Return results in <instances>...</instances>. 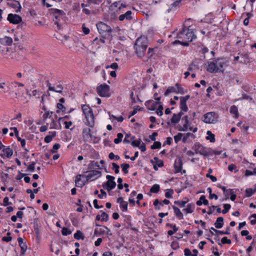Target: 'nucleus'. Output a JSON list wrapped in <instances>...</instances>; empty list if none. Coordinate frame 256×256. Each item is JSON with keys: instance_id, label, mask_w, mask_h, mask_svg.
<instances>
[{"instance_id": "obj_1", "label": "nucleus", "mask_w": 256, "mask_h": 256, "mask_svg": "<svg viewBox=\"0 0 256 256\" xmlns=\"http://www.w3.org/2000/svg\"><path fill=\"white\" fill-rule=\"evenodd\" d=\"M148 48V40L144 36H142L136 39L134 49L135 54L139 58L144 56L146 50Z\"/></svg>"}, {"instance_id": "obj_2", "label": "nucleus", "mask_w": 256, "mask_h": 256, "mask_svg": "<svg viewBox=\"0 0 256 256\" xmlns=\"http://www.w3.org/2000/svg\"><path fill=\"white\" fill-rule=\"evenodd\" d=\"M177 38L184 42H188L189 44L190 42L196 38V36L194 35L192 30L184 26L182 30L178 34Z\"/></svg>"}, {"instance_id": "obj_3", "label": "nucleus", "mask_w": 256, "mask_h": 256, "mask_svg": "<svg viewBox=\"0 0 256 256\" xmlns=\"http://www.w3.org/2000/svg\"><path fill=\"white\" fill-rule=\"evenodd\" d=\"M96 28L100 34L105 38H111L112 30L111 28L103 22L96 24Z\"/></svg>"}, {"instance_id": "obj_4", "label": "nucleus", "mask_w": 256, "mask_h": 256, "mask_svg": "<svg viewBox=\"0 0 256 256\" xmlns=\"http://www.w3.org/2000/svg\"><path fill=\"white\" fill-rule=\"evenodd\" d=\"M110 87L106 84L100 85L96 88V91L98 94L101 97L110 96Z\"/></svg>"}, {"instance_id": "obj_5", "label": "nucleus", "mask_w": 256, "mask_h": 256, "mask_svg": "<svg viewBox=\"0 0 256 256\" xmlns=\"http://www.w3.org/2000/svg\"><path fill=\"white\" fill-rule=\"evenodd\" d=\"M218 115L213 112H208L203 116V121L207 124H214L218 121Z\"/></svg>"}, {"instance_id": "obj_6", "label": "nucleus", "mask_w": 256, "mask_h": 256, "mask_svg": "<svg viewBox=\"0 0 256 256\" xmlns=\"http://www.w3.org/2000/svg\"><path fill=\"white\" fill-rule=\"evenodd\" d=\"M106 178L108 181L102 184V187L104 189L110 191L114 188L116 186V182L114 181V177L112 176L107 175Z\"/></svg>"}, {"instance_id": "obj_7", "label": "nucleus", "mask_w": 256, "mask_h": 256, "mask_svg": "<svg viewBox=\"0 0 256 256\" xmlns=\"http://www.w3.org/2000/svg\"><path fill=\"white\" fill-rule=\"evenodd\" d=\"M88 172H89L88 174L85 176V178H86L87 182H91L94 180L100 177L102 175L101 172L96 170H90L89 172L86 171L84 172L86 173Z\"/></svg>"}, {"instance_id": "obj_8", "label": "nucleus", "mask_w": 256, "mask_h": 256, "mask_svg": "<svg viewBox=\"0 0 256 256\" xmlns=\"http://www.w3.org/2000/svg\"><path fill=\"white\" fill-rule=\"evenodd\" d=\"M192 149L194 150L196 154H199L204 156H207L208 155V153L206 150V148L199 144H196L192 147Z\"/></svg>"}, {"instance_id": "obj_9", "label": "nucleus", "mask_w": 256, "mask_h": 256, "mask_svg": "<svg viewBox=\"0 0 256 256\" xmlns=\"http://www.w3.org/2000/svg\"><path fill=\"white\" fill-rule=\"evenodd\" d=\"M182 164L183 163L181 158H178L176 160L174 164L175 173L181 172L182 174H183L186 172V170H182Z\"/></svg>"}, {"instance_id": "obj_10", "label": "nucleus", "mask_w": 256, "mask_h": 256, "mask_svg": "<svg viewBox=\"0 0 256 256\" xmlns=\"http://www.w3.org/2000/svg\"><path fill=\"white\" fill-rule=\"evenodd\" d=\"M7 20L10 23L13 24H18L22 20V18L20 16L12 14H8Z\"/></svg>"}, {"instance_id": "obj_11", "label": "nucleus", "mask_w": 256, "mask_h": 256, "mask_svg": "<svg viewBox=\"0 0 256 256\" xmlns=\"http://www.w3.org/2000/svg\"><path fill=\"white\" fill-rule=\"evenodd\" d=\"M7 4L10 7L15 9V12H18L20 11L22 8L20 4L16 0H8Z\"/></svg>"}, {"instance_id": "obj_12", "label": "nucleus", "mask_w": 256, "mask_h": 256, "mask_svg": "<svg viewBox=\"0 0 256 256\" xmlns=\"http://www.w3.org/2000/svg\"><path fill=\"white\" fill-rule=\"evenodd\" d=\"M238 54L242 58V60L240 61V63L246 64L252 60V58L250 57L248 52H239Z\"/></svg>"}, {"instance_id": "obj_13", "label": "nucleus", "mask_w": 256, "mask_h": 256, "mask_svg": "<svg viewBox=\"0 0 256 256\" xmlns=\"http://www.w3.org/2000/svg\"><path fill=\"white\" fill-rule=\"evenodd\" d=\"M86 122L85 124L90 127L92 128L94 125V120L93 112L90 114H88L85 116Z\"/></svg>"}, {"instance_id": "obj_14", "label": "nucleus", "mask_w": 256, "mask_h": 256, "mask_svg": "<svg viewBox=\"0 0 256 256\" xmlns=\"http://www.w3.org/2000/svg\"><path fill=\"white\" fill-rule=\"evenodd\" d=\"M47 86H48V90L53 91L58 93H62L63 90V86L61 84H58L56 86H52L48 80L46 82Z\"/></svg>"}, {"instance_id": "obj_15", "label": "nucleus", "mask_w": 256, "mask_h": 256, "mask_svg": "<svg viewBox=\"0 0 256 256\" xmlns=\"http://www.w3.org/2000/svg\"><path fill=\"white\" fill-rule=\"evenodd\" d=\"M82 134L84 141H89L92 139L91 130L90 128H84Z\"/></svg>"}, {"instance_id": "obj_16", "label": "nucleus", "mask_w": 256, "mask_h": 256, "mask_svg": "<svg viewBox=\"0 0 256 256\" xmlns=\"http://www.w3.org/2000/svg\"><path fill=\"white\" fill-rule=\"evenodd\" d=\"M18 241L19 246L20 248V255H24L27 250V246L26 243L24 242V240L22 238H18Z\"/></svg>"}, {"instance_id": "obj_17", "label": "nucleus", "mask_w": 256, "mask_h": 256, "mask_svg": "<svg viewBox=\"0 0 256 256\" xmlns=\"http://www.w3.org/2000/svg\"><path fill=\"white\" fill-rule=\"evenodd\" d=\"M81 178H85L84 174H78L76 177V186L78 188H82L85 182L82 180Z\"/></svg>"}, {"instance_id": "obj_18", "label": "nucleus", "mask_w": 256, "mask_h": 256, "mask_svg": "<svg viewBox=\"0 0 256 256\" xmlns=\"http://www.w3.org/2000/svg\"><path fill=\"white\" fill-rule=\"evenodd\" d=\"M106 229L108 227L102 226L101 228H96L94 230V235L96 236H100L102 234H106Z\"/></svg>"}, {"instance_id": "obj_19", "label": "nucleus", "mask_w": 256, "mask_h": 256, "mask_svg": "<svg viewBox=\"0 0 256 256\" xmlns=\"http://www.w3.org/2000/svg\"><path fill=\"white\" fill-rule=\"evenodd\" d=\"M216 63L214 62H208V65L206 67V70L210 72H216Z\"/></svg>"}, {"instance_id": "obj_20", "label": "nucleus", "mask_w": 256, "mask_h": 256, "mask_svg": "<svg viewBox=\"0 0 256 256\" xmlns=\"http://www.w3.org/2000/svg\"><path fill=\"white\" fill-rule=\"evenodd\" d=\"M132 11L128 10L125 14L120 15L118 17V20L120 21H122L124 19L127 20H131L132 19Z\"/></svg>"}, {"instance_id": "obj_21", "label": "nucleus", "mask_w": 256, "mask_h": 256, "mask_svg": "<svg viewBox=\"0 0 256 256\" xmlns=\"http://www.w3.org/2000/svg\"><path fill=\"white\" fill-rule=\"evenodd\" d=\"M12 40L10 37L5 36L0 38V44L4 46H10L12 44Z\"/></svg>"}, {"instance_id": "obj_22", "label": "nucleus", "mask_w": 256, "mask_h": 256, "mask_svg": "<svg viewBox=\"0 0 256 256\" xmlns=\"http://www.w3.org/2000/svg\"><path fill=\"white\" fill-rule=\"evenodd\" d=\"M13 154V150L10 148H6L2 150V154H1L2 157L6 156L7 158H10L12 156Z\"/></svg>"}, {"instance_id": "obj_23", "label": "nucleus", "mask_w": 256, "mask_h": 256, "mask_svg": "<svg viewBox=\"0 0 256 256\" xmlns=\"http://www.w3.org/2000/svg\"><path fill=\"white\" fill-rule=\"evenodd\" d=\"M160 103V102H154L153 100H149L146 102V106L148 107V110H154L156 109V106Z\"/></svg>"}, {"instance_id": "obj_24", "label": "nucleus", "mask_w": 256, "mask_h": 256, "mask_svg": "<svg viewBox=\"0 0 256 256\" xmlns=\"http://www.w3.org/2000/svg\"><path fill=\"white\" fill-rule=\"evenodd\" d=\"M56 132L55 131L53 132H50L49 134L46 136L44 139V141L46 143H49L50 142L53 138L56 137Z\"/></svg>"}, {"instance_id": "obj_25", "label": "nucleus", "mask_w": 256, "mask_h": 256, "mask_svg": "<svg viewBox=\"0 0 256 256\" xmlns=\"http://www.w3.org/2000/svg\"><path fill=\"white\" fill-rule=\"evenodd\" d=\"M62 126L60 123V121L56 122L54 119H52V121L50 124V129H61Z\"/></svg>"}, {"instance_id": "obj_26", "label": "nucleus", "mask_w": 256, "mask_h": 256, "mask_svg": "<svg viewBox=\"0 0 256 256\" xmlns=\"http://www.w3.org/2000/svg\"><path fill=\"white\" fill-rule=\"evenodd\" d=\"M212 230H214V232H215L217 234H230V228L228 227L226 228V231H222L220 230H217L216 228L212 227L210 229V232L212 234H214L213 232H212Z\"/></svg>"}, {"instance_id": "obj_27", "label": "nucleus", "mask_w": 256, "mask_h": 256, "mask_svg": "<svg viewBox=\"0 0 256 256\" xmlns=\"http://www.w3.org/2000/svg\"><path fill=\"white\" fill-rule=\"evenodd\" d=\"M182 120H184V124H186V126L188 130H190L194 132H196L197 131V128L196 127L193 128L188 124V116H184L182 118Z\"/></svg>"}, {"instance_id": "obj_28", "label": "nucleus", "mask_w": 256, "mask_h": 256, "mask_svg": "<svg viewBox=\"0 0 256 256\" xmlns=\"http://www.w3.org/2000/svg\"><path fill=\"white\" fill-rule=\"evenodd\" d=\"M195 206L192 204H188L186 208H184L182 211L186 214H191L194 212Z\"/></svg>"}, {"instance_id": "obj_29", "label": "nucleus", "mask_w": 256, "mask_h": 256, "mask_svg": "<svg viewBox=\"0 0 256 256\" xmlns=\"http://www.w3.org/2000/svg\"><path fill=\"white\" fill-rule=\"evenodd\" d=\"M172 208L174 209V212L176 216V217L180 220H182L184 218V215L182 213L180 212V210L175 206H172Z\"/></svg>"}, {"instance_id": "obj_30", "label": "nucleus", "mask_w": 256, "mask_h": 256, "mask_svg": "<svg viewBox=\"0 0 256 256\" xmlns=\"http://www.w3.org/2000/svg\"><path fill=\"white\" fill-rule=\"evenodd\" d=\"M215 227L217 228H220L224 226V218L222 217L217 218L216 222L214 224Z\"/></svg>"}, {"instance_id": "obj_31", "label": "nucleus", "mask_w": 256, "mask_h": 256, "mask_svg": "<svg viewBox=\"0 0 256 256\" xmlns=\"http://www.w3.org/2000/svg\"><path fill=\"white\" fill-rule=\"evenodd\" d=\"M82 109L85 116L93 112L92 109L86 104L82 105Z\"/></svg>"}, {"instance_id": "obj_32", "label": "nucleus", "mask_w": 256, "mask_h": 256, "mask_svg": "<svg viewBox=\"0 0 256 256\" xmlns=\"http://www.w3.org/2000/svg\"><path fill=\"white\" fill-rule=\"evenodd\" d=\"M196 204L198 206H201L202 204L206 206L208 205V200L206 198V197L204 196H202L200 200H198L196 202Z\"/></svg>"}, {"instance_id": "obj_33", "label": "nucleus", "mask_w": 256, "mask_h": 256, "mask_svg": "<svg viewBox=\"0 0 256 256\" xmlns=\"http://www.w3.org/2000/svg\"><path fill=\"white\" fill-rule=\"evenodd\" d=\"M154 160H156V164H154V170H158V167H162L164 166V162L162 160H160L157 157H154Z\"/></svg>"}, {"instance_id": "obj_34", "label": "nucleus", "mask_w": 256, "mask_h": 256, "mask_svg": "<svg viewBox=\"0 0 256 256\" xmlns=\"http://www.w3.org/2000/svg\"><path fill=\"white\" fill-rule=\"evenodd\" d=\"M94 168L100 169V168L97 162L91 161L88 165V169L92 170Z\"/></svg>"}, {"instance_id": "obj_35", "label": "nucleus", "mask_w": 256, "mask_h": 256, "mask_svg": "<svg viewBox=\"0 0 256 256\" xmlns=\"http://www.w3.org/2000/svg\"><path fill=\"white\" fill-rule=\"evenodd\" d=\"M188 199L185 198L183 200H176L174 201V204H178L180 208H184L186 206V204L188 202Z\"/></svg>"}, {"instance_id": "obj_36", "label": "nucleus", "mask_w": 256, "mask_h": 256, "mask_svg": "<svg viewBox=\"0 0 256 256\" xmlns=\"http://www.w3.org/2000/svg\"><path fill=\"white\" fill-rule=\"evenodd\" d=\"M256 192V186L254 189L248 188L246 190V197L251 196L254 192Z\"/></svg>"}, {"instance_id": "obj_37", "label": "nucleus", "mask_w": 256, "mask_h": 256, "mask_svg": "<svg viewBox=\"0 0 256 256\" xmlns=\"http://www.w3.org/2000/svg\"><path fill=\"white\" fill-rule=\"evenodd\" d=\"M216 66L217 72L218 70L221 71V70L223 68L224 63L220 60H218L216 61Z\"/></svg>"}, {"instance_id": "obj_38", "label": "nucleus", "mask_w": 256, "mask_h": 256, "mask_svg": "<svg viewBox=\"0 0 256 256\" xmlns=\"http://www.w3.org/2000/svg\"><path fill=\"white\" fill-rule=\"evenodd\" d=\"M199 69L198 65L195 62H192L189 66L188 70V71L196 70Z\"/></svg>"}, {"instance_id": "obj_39", "label": "nucleus", "mask_w": 256, "mask_h": 256, "mask_svg": "<svg viewBox=\"0 0 256 256\" xmlns=\"http://www.w3.org/2000/svg\"><path fill=\"white\" fill-rule=\"evenodd\" d=\"M52 11L54 16H59L62 17L64 14V12L62 10L54 8L52 9Z\"/></svg>"}, {"instance_id": "obj_40", "label": "nucleus", "mask_w": 256, "mask_h": 256, "mask_svg": "<svg viewBox=\"0 0 256 256\" xmlns=\"http://www.w3.org/2000/svg\"><path fill=\"white\" fill-rule=\"evenodd\" d=\"M74 237L76 240H84V236L83 234L80 230H77L76 232L74 234Z\"/></svg>"}, {"instance_id": "obj_41", "label": "nucleus", "mask_w": 256, "mask_h": 256, "mask_svg": "<svg viewBox=\"0 0 256 256\" xmlns=\"http://www.w3.org/2000/svg\"><path fill=\"white\" fill-rule=\"evenodd\" d=\"M206 134L208 135L206 138V140H210L211 142H215V136L214 134H212V132L209 130L206 132Z\"/></svg>"}, {"instance_id": "obj_42", "label": "nucleus", "mask_w": 256, "mask_h": 256, "mask_svg": "<svg viewBox=\"0 0 256 256\" xmlns=\"http://www.w3.org/2000/svg\"><path fill=\"white\" fill-rule=\"evenodd\" d=\"M180 108L181 110L184 112H187L188 110V108L186 105V102L184 101V100L180 99Z\"/></svg>"}, {"instance_id": "obj_43", "label": "nucleus", "mask_w": 256, "mask_h": 256, "mask_svg": "<svg viewBox=\"0 0 256 256\" xmlns=\"http://www.w3.org/2000/svg\"><path fill=\"white\" fill-rule=\"evenodd\" d=\"M230 114H234L235 118H236L238 117V108L236 106L234 105L230 107Z\"/></svg>"}, {"instance_id": "obj_44", "label": "nucleus", "mask_w": 256, "mask_h": 256, "mask_svg": "<svg viewBox=\"0 0 256 256\" xmlns=\"http://www.w3.org/2000/svg\"><path fill=\"white\" fill-rule=\"evenodd\" d=\"M172 92L176 93V86L174 87V86L168 87L167 88V90H166V91L165 92L164 95L166 96L169 94L172 93Z\"/></svg>"}, {"instance_id": "obj_45", "label": "nucleus", "mask_w": 256, "mask_h": 256, "mask_svg": "<svg viewBox=\"0 0 256 256\" xmlns=\"http://www.w3.org/2000/svg\"><path fill=\"white\" fill-rule=\"evenodd\" d=\"M160 186L158 184L153 185L150 189V192L152 193H158L160 190Z\"/></svg>"}, {"instance_id": "obj_46", "label": "nucleus", "mask_w": 256, "mask_h": 256, "mask_svg": "<svg viewBox=\"0 0 256 256\" xmlns=\"http://www.w3.org/2000/svg\"><path fill=\"white\" fill-rule=\"evenodd\" d=\"M176 93L184 94L186 92V90L183 88H182L178 84H176Z\"/></svg>"}, {"instance_id": "obj_47", "label": "nucleus", "mask_w": 256, "mask_h": 256, "mask_svg": "<svg viewBox=\"0 0 256 256\" xmlns=\"http://www.w3.org/2000/svg\"><path fill=\"white\" fill-rule=\"evenodd\" d=\"M180 116H178V115H176V114H173L172 118L170 120L171 122L174 124H177L180 121Z\"/></svg>"}, {"instance_id": "obj_48", "label": "nucleus", "mask_w": 256, "mask_h": 256, "mask_svg": "<svg viewBox=\"0 0 256 256\" xmlns=\"http://www.w3.org/2000/svg\"><path fill=\"white\" fill-rule=\"evenodd\" d=\"M120 166H121V168H122V172L124 174H128V169L130 167L129 164L124 163V164H122L120 165Z\"/></svg>"}, {"instance_id": "obj_49", "label": "nucleus", "mask_w": 256, "mask_h": 256, "mask_svg": "<svg viewBox=\"0 0 256 256\" xmlns=\"http://www.w3.org/2000/svg\"><path fill=\"white\" fill-rule=\"evenodd\" d=\"M190 137H192V138H194V134H192V133H190V132H188V133H186L183 137L182 139V142L184 143H185L186 142L188 139L190 138Z\"/></svg>"}, {"instance_id": "obj_50", "label": "nucleus", "mask_w": 256, "mask_h": 256, "mask_svg": "<svg viewBox=\"0 0 256 256\" xmlns=\"http://www.w3.org/2000/svg\"><path fill=\"white\" fill-rule=\"evenodd\" d=\"M174 192V190L172 189H168L165 192V196L168 198H170L172 197Z\"/></svg>"}, {"instance_id": "obj_51", "label": "nucleus", "mask_w": 256, "mask_h": 256, "mask_svg": "<svg viewBox=\"0 0 256 256\" xmlns=\"http://www.w3.org/2000/svg\"><path fill=\"white\" fill-rule=\"evenodd\" d=\"M123 138V134L122 133H118L117 134V138L114 140V142L118 144L122 142Z\"/></svg>"}, {"instance_id": "obj_52", "label": "nucleus", "mask_w": 256, "mask_h": 256, "mask_svg": "<svg viewBox=\"0 0 256 256\" xmlns=\"http://www.w3.org/2000/svg\"><path fill=\"white\" fill-rule=\"evenodd\" d=\"M60 18H62V16H54V24L57 26V27L58 29H60Z\"/></svg>"}, {"instance_id": "obj_53", "label": "nucleus", "mask_w": 256, "mask_h": 256, "mask_svg": "<svg viewBox=\"0 0 256 256\" xmlns=\"http://www.w3.org/2000/svg\"><path fill=\"white\" fill-rule=\"evenodd\" d=\"M128 203L124 201L122 203L120 204V208L123 212H126L128 210Z\"/></svg>"}, {"instance_id": "obj_54", "label": "nucleus", "mask_w": 256, "mask_h": 256, "mask_svg": "<svg viewBox=\"0 0 256 256\" xmlns=\"http://www.w3.org/2000/svg\"><path fill=\"white\" fill-rule=\"evenodd\" d=\"M150 148L152 150L160 148H161V143L160 142H154Z\"/></svg>"}, {"instance_id": "obj_55", "label": "nucleus", "mask_w": 256, "mask_h": 256, "mask_svg": "<svg viewBox=\"0 0 256 256\" xmlns=\"http://www.w3.org/2000/svg\"><path fill=\"white\" fill-rule=\"evenodd\" d=\"M72 232L67 228H63L62 230V234L63 236H68L71 234Z\"/></svg>"}, {"instance_id": "obj_56", "label": "nucleus", "mask_w": 256, "mask_h": 256, "mask_svg": "<svg viewBox=\"0 0 256 256\" xmlns=\"http://www.w3.org/2000/svg\"><path fill=\"white\" fill-rule=\"evenodd\" d=\"M101 221L102 222H107L108 220V214H106L105 212H102L101 214Z\"/></svg>"}, {"instance_id": "obj_57", "label": "nucleus", "mask_w": 256, "mask_h": 256, "mask_svg": "<svg viewBox=\"0 0 256 256\" xmlns=\"http://www.w3.org/2000/svg\"><path fill=\"white\" fill-rule=\"evenodd\" d=\"M182 134L178 133V134L174 136V142L176 144H177L178 142H180L182 137Z\"/></svg>"}, {"instance_id": "obj_58", "label": "nucleus", "mask_w": 256, "mask_h": 256, "mask_svg": "<svg viewBox=\"0 0 256 256\" xmlns=\"http://www.w3.org/2000/svg\"><path fill=\"white\" fill-rule=\"evenodd\" d=\"M224 209L222 211V214H225L228 212V210H230V209L231 208V206L230 204H224Z\"/></svg>"}, {"instance_id": "obj_59", "label": "nucleus", "mask_w": 256, "mask_h": 256, "mask_svg": "<svg viewBox=\"0 0 256 256\" xmlns=\"http://www.w3.org/2000/svg\"><path fill=\"white\" fill-rule=\"evenodd\" d=\"M108 158L110 160H118L120 158L118 155H114L113 152H110L109 154Z\"/></svg>"}, {"instance_id": "obj_60", "label": "nucleus", "mask_w": 256, "mask_h": 256, "mask_svg": "<svg viewBox=\"0 0 256 256\" xmlns=\"http://www.w3.org/2000/svg\"><path fill=\"white\" fill-rule=\"evenodd\" d=\"M250 224L252 225H254L256 224V214H252L250 218Z\"/></svg>"}, {"instance_id": "obj_61", "label": "nucleus", "mask_w": 256, "mask_h": 256, "mask_svg": "<svg viewBox=\"0 0 256 256\" xmlns=\"http://www.w3.org/2000/svg\"><path fill=\"white\" fill-rule=\"evenodd\" d=\"M163 106L160 104L158 106V108L156 110V113L160 116H162L163 114Z\"/></svg>"}, {"instance_id": "obj_62", "label": "nucleus", "mask_w": 256, "mask_h": 256, "mask_svg": "<svg viewBox=\"0 0 256 256\" xmlns=\"http://www.w3.org/2000/svg\"><path fill=\"white\" fill-rule=\"evenodd\" d=\"M52 113L53 112H50L48 111L46 112L42 116L44 120L45 121L48 118H50L52 116Z\"/></svg>"}, {"instance_id": "obj_63", "label": "nucleus", "mask_w": 256, "mask_h": 256, "mask_svg": "<svg viewBox=\"0 0 256 256\" xmlns=\"http://www.w3.org/2000/svg\"><path fill=\"white\" fill-rule=\"evenodd\" d=\"M228 191H229V194H227V196L228 194H230V200L232 201H234L236 198V195L234 194V192H233L232 189H228Z\"/></svg>"}, {"instance_id": "obj_64", "label": "nucleus", "mask_w": 256, "mask_h": 256, "mask_svg": "<svg viewBox=\"0 0 256 256\" xmlns=\"http://www.w3.org/2000/svg\"><path fill=\"white\" fill-rule=\"evenodd\" d=\"M141 140L140 138L132 142V145L134 147H138L140 144Z\"/></svg>"}]
</instances>
